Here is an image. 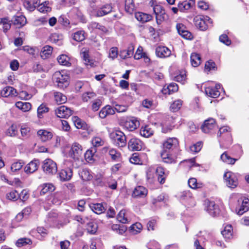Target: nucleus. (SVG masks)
Listing matches in <instances>:
<instances>
[{"instance_id":"23","label":"nucleus","mask_w":249,"mask_h":249,"mask_svg":"<svg viewBox=\"0 0 249 249\" xmlns=\"http://www.w3.org/2000/svg\"><path fill=\"white\" fill-rule=\"evenodd\" d=\"M195 4L194 0H190L189 1H184L180 2L178 4V9L181 12H184L189 10Z\"/></svg>"},{"instance_id":"52","label":"nucleus","mask_w":249,"mask_h":249,"mask_svg":"<svg viewBox=\"0 0 249 249\" xmlns=\"http://www.w3.org/2000/svg\"><path fill=\"white\" fill-rule=\"evenodd\" d=\"M72 120L75 126L78 129L83 128L85 125L84 122L82 121L77 116H73Z\"/></svg>"},{"instance_id":"19","label":"nucleus","mask_w":249,"mask_h":249,"mask_svg":"<svg viewBox=\"0 0 249 249\" xmlns=\"http://www.w3.org/2000/svg\"><path fill=\"white\" fill-rule=\"evenodd\" d=\"M38 165L39 162L37 160H32L25 167L24 171L27 174L33 173L37 170Z\"/></svg>"},{"instance_id":"41","label":"nucleus","mask_w":249,"mask_h":249,"mask_svg":"<svg viewBox=\"0 0 249 249\" xmlns=\"http://www.w3.org/2000/svg\"><path fill=\"white\" fill-rule=\"evenodd\" d=\"M89 28L92 30L97 29L103 33H106L107 31V29L104 26L99 24L96 22H92L89 25Z\"/></svg>"},{"instance_id":"63","label":"nucleus","mask_w":249,"mask_h":249,"mask_svg":"<svg viewBox=\"0 0 249 249\" xmlns=\"http://www.w3.org/2000/svg\"><path fill=\"white\" fill-rule=\"evenodd\" d=\"M109 154L113 160H117L120 156V154L114 149H110Z\"/></svg>"},{"instance_id":"42","label":"nucleus","mask_w":249,"mask_h":249,"mask_svg":"<svg viewBox=\"0 0 249 249\" xmlns=\"http://www.w3.org/2000/svg\"><path fill=\"white\" fill-rule=\"evenodd\" d=\"M37 8L41 13H47L51 11V7L49 6V2L48 1H45L39 4Z\"/></svg>"},{"instance_id":"53","label":"nucleus","mask_w":249,"mask_h":249,"mask_svg":"<svg viewBox=\"0 0 249 249\" xmlns=\"http://www.w3.org/2000/svg\"><path fill=\"white\" fill-rule=\"evenodd\" d=\"M125 215V211L124 210H121L117 215L118 220L122 223H128V220Z\"/></svg>"},{"instance_id":"47","label":"nucleus","mask_w":249,"mask_h":249,"mask_svg":"<svg viewBox=\"0 0 249 249\" xmlns=\"http://www.w3.org/2000/svg\"><path fill=\"white\" fill-rule=\"evenodd\" d=\"M55 101L59 104L65 103L67 101V97L62 93L55 92L54 93Z\"/></svg>"},{"instance_id":"4","label":"nucleus","mask_w":249,"mask_h":249,"mask_svg":"<svg viewBox=\"0 0 249 249\" xmlns=\"http://www.w3.org/2000/svg\"><path fill=\"white\" fill-rule=\"evenodd\" d=\"M110 137L113 144L118 147H124L126 145L127 141L125 134L120 130L111 132Z\"/></svg>"},{"instance_id":"58","label":"nucleus","mask_w":249,"mask_h":249,"mask_svg":"<svg viewBox=\"0 0 249 249\" xmlns=\"http://www.w3.org/2000/svg\"><path fill=\"white\" fill-rule=\"evenodd\" d=\"M20 132L23 137L27 138L30 135V128L25 125H23L21 126Z\"/></svg>"},{"instance_id":"43","label":"nucleus","mask_w":249,"mask_h":249,"mask_svg":"<svg viewBox=\"0 0 249 249\" xmlns=\"http://www.w3.org/2000/svg\"><path fill=\"white\" fill-rule=\"evenodd\" d=\"M90 207L91 210L97 214H101L105 211V207L101 203L93 204Z\"/></svg>"},{"instance_id":"59","label":"nucleus","mask_w":249,"mask_h":249,"mask_svg":"<svg viewBox=\"0 0 249 249\" xmlns=\"http://www.w3.org/2000/svg\"><path fill=\"white\" fill-rule=\"evenodd\" d=\"M202 146L201 142H197L196 144L190 146V150L194 153H197L199 151H200Z\"/></svg>"},{"instance_id":"3","label":"nucleus","mask_w":249,"mask_h":249,"mask_svg":"<svg viewBox=\"0 0 249 249\" xmlns=\"http://www.w3.org/2000/svg\"><path fill=\"white\" fill-rule=\"evenodd\" d=\"M195 26L201 31L207 30L213 23L212 19L207 16L197 15L194 18Z\"/></svg>"},{"instance_id":"40","label":"nucleus","mask_w":249,"mask_h":249,"mask_svg":"<svg viewBox=\"0 0 249 249\" xmlns=\"http://www.w3.org/2000/svg\"><path fill=\"white\" fill-rule=\"evenodd\" d=\"M135 10L133 0H125V10L128 14H131Z\"/></svg>"},{"instance_id":"48","label":"nucleus","mask_w":249,"mask_h":249,"mask_svg":"<svg viewBox=\"0 0 249 249\" xmlns=\"http://www.w3.org/2000/svg\"><path fill=\"white\" fill-rule=\"evenodd\" d=\"M98 229L97 225L94 222H89L87 224V230L88 233L91 234H95Z\"/></svg>"},{"instance_id":"57","label":"nucleus","mask_w":249,"mask_h":249,"mask_svg":"<svg viewBox=\"0 0 249 249\" xmlns=\"http://www.w3.org/2000/svg\"><path fill=\"white\" fill-rule=\"evenodd\" d=\"M182 106V101L180 100L175 101L170 106V109L173 112L178 111Z\"/></svg>"},{"instance_id":"15","label":"nucleus","mask_w":249,"mask_h":249,"mask_svg":"<svg viewBox=\"0 0 249 249\" xmlns=\"http://www.w3.org/2000/svg\"><path fill=\"white\" fill-rule=\"evenodd\" d=\"M206 210L212 216H215L219 213V209L214 202L208 201L206 202Z\"/></svg>"},{"instance_id":"18","label":"nucleus","mask_w":249,"mask_h":249,"mask_svg":"<svg viewBox=\"0 0 249 249\" xmlns=\"http://www.w3.org/2000/svg\"><path fill=\"white\" fill-rule=\"evenodd\" d=\"M156 53L158 57H166L170 55L171 51L165 46H158L156 49Z\"/></svg>"},{"instance_id":"55","label":"nucleus","mask_w":249,"mask_h":249,"mask_svg":"<svg viewBox=\"0 0 249 249\" xmlns=\"http://www.w3.org/2000/svg\"><path fill=\"white\" fill-rule=\"evenodd\" d=\"M22 50L33 56H34L36 53L38 52V49L36 48L30 47L29 46L22 47Z\"/></svg>"},{"instance_id":"21","label":"nucleus","mask_w":249,"mask_h":249,"mask_svg":"<svg viewBox=\"0 0 249 249\" xmlns=\"http://www.w3.org/2000/svg\"><path fill=\"white\" fill-rule=\"evenodd\" d=\"M37 135L42 142H46L52 138L53 134L51 132L44 129H40L37 131Z\"/></svg>"},{"instance_id":"6","label":"nucleus","mask_w":249,"mask_h":249,"mask_svg":"<svg viewBox=\"0 0 249 249\" xmlns=\"http://www.w3.org/2000/svg\"><path fill=\"white\" fill-rule=\"evenodd\" d=\"M112 10V6L110 4H106L97 7L93 10V14L96 17H101L110 13Z\"/></svg>"},{"instance_id":"1","label":"nucleus","mask_w":249,"mask_h":249,"mask_svg":"<svg viewBox=\"0 0 249 249\" xmlns=\"http://www.w3.org/2000/svg\"><path fill=\"white\" fill-rule=\"evenodd\" d=\"M150 4L153 8L154 13L156 16V23L158 25H161L168 19V16L162 6L157 4L153 0H151Z\"/></svg>"},{"instance_id":"37","label":"nucleus","mask_w":249,"mask_h":249,"mask_svg":"<svg viewBox=\"0 0 249 249\" xmlns=\"http://www.w3.org/2000/svg\"><path fill=\"white\" fill-rule=\"evenodd\" d=\"M53 47L51 46H45L41 52L40 56L43 59L49 57L52 53Z\"/></svg>"},{"instance_id":"27","label":"nucleus","mask_w":249,"mask_h":249,"mask_svg":"<svg viewBox=\"0 0 249 249\" xmlns=\"http://www.w3.org/2000/svg\"><path fill=\"white\" fill-rule=\"evenodd\" d=\"M190 61L191 65L193 67H197L201 64V57L200 55L197 53H192L190 56Z\"/></svg>"},{"instance_id":"38","label":"nucleus","mask_w":249,"mask_h":249,"mask_svg":"<svg viewBox=\"0 0 249 249\" xmlns=\"http://www.w3.org/2000/svg\"><path fill=\"white\" fill-rule=\"evenodd\" d=\"M19 193L15 190L7 192L6 194V198L11 201H16L19 198Z\"/></svg>"},{"instance_id":"61","label":"nucleus","mask_w":249,"mask_h":249,"mask_svg":"<svg viewBox=\"0 0 249 249\" xmlns=\"http://www.w3.org/2000/svg\"><path fill=\"white\" fill-rule=\"evenodd\" d=\"M215 68V64L214 62L212 60H209L206 62L205 66V69L207 71H210L211 70H214Z\"/></svg>"},{"instance_id":"54","label":"nucleus","mask_w":249,"mask_h":249,"mask_svg":"<svg viewBox=\"0 0 249 249\" xmlns=\"http://www.w3.org/2000/svg\"><path fill=\"white\" fill-rule=\"evenodd\" d=\"M91 143L94 146L93 148H96L97 147L103 145L104 144V141L100 137H95L92 138Z\"/></svg>"},{"instance_id":"31","label":"nucleus","mask_w":249,"mask_h":249,"mask_svg":"<svg viewBox=\"0 0 249 249\" xmlns=\"http://www.w3.org/2000/svg\"><path fill=\"white\" fill-rule=\"evenodd\" d=\"M96 152L95 148H91L88 149L85 153V158L88 162H92L94 161V156Z\"/></svg>"},{"instance_id":"60","label":"nucleus","mask_w":249,"mask_h":249,"mask_svg":"<svg viewBox=\"0 0 249 249\" xmlns=\"http://www.w3.org/2000/svg\"><path fill=\"white\" fill-rule=\"evenodd\" d=\"M180 198L182 200H186L193 197L192 194L189 191H184L181 193Z\"/></svg>"},{"instance_id":"46","label":"nucleus","mask_w":249,"mask_h":249,"mask_svg":"<svg viewBox=\"0 0 249 249\" xmlns=\"http://www.w3.org/2000/svg\"><path fill=\"white\" fill-rule=\"evenodd\" d=\"M26 23V18L23 16H17L15 17L14 24L19 27L24 26Z\"/></svg>"},{"instance_id":"22","label":"nucleus","mask_w":249,"mask_h":249,"mask_svg":"<svg viewBox=\"0 0 249 249\" xmlns=\"http://www.w3.org/2000/svg\"><path fill=\"white\" fill-rule=\"evenodd\" d=\"M160 156L162 158V161L167 163H172L175 162L174 158L170 155V151L162 149L161 153Z\"/></svg>"},{"instance_id":"7","label":"nucleus","mask_w":249,"mask_h":249,"mask_svg":"<svg viewBox=\"0 0 249 249\" xmlns=\"http://www.w3.org/2000/svg\"><path fill=\"white\" fill-rule=\"evenodd\" d=\"M82 146L77 142H74L69 152L70 156L75 160H78L82 154Z\"/></svg>"},{"instance_id":"12","label":"nucleus","mask_w":249,"mask_h":249,"mask_svg":"<svg viewBox=\"0 0 249 249\" xmlns=\"http://www.w3.org/2000/svg\"><path fill=\"white\" fill-rule=\"evenodd\" d=\"M128 147L131 151H140L142 148V143L139 139L133 138L128 142Z\"/></svg>"},{"instance_id":"36","label":"nucleus","mask_w":249,"mask_h":249,"mask_svg":"<svg viewBox=\"0 0 249 249\" xmlns=\"http://www.w3.org/2000/svg\"><path fill=\"white\" fill-rule=\"evenodd\" d=\"M221 160L224 162L228 164H233L237 160L236 159L231 158L226 152H224L220 157Z\"/></svg>"},{"instance_id":"28","label":"nucleus","mask_w":249,"mask_h":249,"mask_svg":"<svg viewBox=\"0 0 249 249\" xmlns=\"http://www.w3.org/2000/svg\"><path fill=\"white\" fill-rule=\"evenodd\" d=\"M49 39L52 43L57 44L59 46L63 44V36L62 35L56 33L52 34L50 36Z\"/></svg>"},{"instance_id":"30","label":"nucleus","mask_w":249,"mask_h":249,"mask_svg":"<svg viewBox=\"0 0 249 249\" xmlns=\"http://www.w3.org/2000/svg\"><path fill=\"white\" fill-rule=\"evenodd\" d=\"M189 186L193 189H197L201 188L203 187L204 184L201 182H198L196 178H190L188 181Z\"/></svg>"},{"instance_id":"33","label":"nucleus","mask_w":249,"mask_h":249,"mask_svg":"<svg viewBox=\"0 0 249 249\" xmlns=\"http://www.w3.org/2000/svg\"><path fill=\"white\" fill-rule=\"evenodd\" d=\"M40 191L41 195H44L47 193H52L55 190V187L52 183H44L42 186Z\"/></svg>"},{"instance_id":"13","label":"nucleus","mask_w":249,"mask_h":249,"mask_svg":"<svg viewBox=\"0 0 249 249\" xmlns=\"http://www.w3.org/2000/svg\"><path fill=\"white\" fill-rule=\"evenodd\" d=\"M176 29L179 35L186 39H191L193 38L192 34L186 30V27L182 23H177Z\"/></svg>"},{"instance_id":"51","label":"nucleus","mask_w":249,"mask_h":249,"mask_svg":"<svg viewBox=\"0 0 249 249\" xmlns=\"http://www.w3.org/2000/svg\"><path fill=\"white\" fill-rule=\"evenodd\" d=\"M49 108L44 104L40 105L37 108V116L39 118H42V115L44 113L49 111Z\"/></svg>"},{"instance_id":"45","label":"nucleus","mask_w":249,"mask_h":249,"mask_svg":"<svg viewBox=\"0 0 249 249\" xmlns=\"http://www.w3.org/2000/svg\"><path fill=\"white\" fill-rule=\"evenodd\" d=\"M24 164V162L22 160L15 161L11 164V170L12 172H16L20 170Z\"/></svg>"},{"instance_id":"16","label":"nucleus","mask_w":249,"mask_h":249,"mask_svg":"<svg viewBox=\"0 0 249 249\" xmlns=\"http://www.w3.org/2000/svg\"><path fill=\"white\" fill-rule=\"evenodd\" d=\"M147 194V189L142 186H137L133 190L132 196L134 198H143Z\"/></svg>"},{"instance_id":"8","label":"nucleus","mask_w":249,"mask_h":249,"mask_svg":"<svg viewBox=\"0 0 249 249\" xmlns=\"http://www.w3.org/2000/svg\"><path fill=\"white\" fill-rule=\"evenodd\" d=\"M224 178L227 185L231 188H234L238 184L237 179L235 175L231 172H227L224 175Z\"/></svg>"},{"instance_id":"34","label":"nucleus","mask_w":249,"mask_h":249,"mask_svg":"<svg viewBox=\"0 0 249 249\" xmlns=\"http://www.w3.org/2000/svg\"><path fill=\"white\" fill-rule=\"evenodd\" d=\"M134 47L131 46L128 47L127 50H124L120 51V56L122 59H125L131 57L133 54Z\"/></svg>"},{"instance_id":"20","label":"nucleus","mask_w":249,"mask_h":249,"mask_svg":"<svg viewBox=\"0 0 249 249\" xmlns=\"http://www.w3.org/2000/svg\"><path fill=\"white\" fill-rule=\"evenodd\" d=\"M115 114V110L110 106L107 105L102 108L99 113V117L102 119L105 118L107 115Z\"/></svg>"},{"instance_id":"11","label":"nucleus","mask_w":249,"mask_h":249,"mask_svg":"<svg viewBox=\"0 0 249 249\" xmlns=\"http://www.w3.org/2000/svg\"><path fill=\"white\" fill-rule=\"evenodd\" d=\"M220 88V85L217 84L214 87H208L205 88V92L206 95L212 98H217L220 94L219 89Z\"/></svg>"},{"instance_id":"25","label":"nucleus","mask_w":249,"mask_h":249,"mask_svg":"<svg viewBox=\"0 0 249 249\" xmlns=\"http://www.w3.org/2000/svg\"><path fill=\"white\" fill-rule=\"evenodd\" d=\"M249 210V199L247 198L244 197L242 201L241 205L238 210L237 213L238 215H241L245 212L248 211Z\"/></svg>"},{"instance_id":"5","label":"nucleus","mask_w":249,"mask_h":249,"mask_svg":"<svg viewBox=\"0 0 249 249\" xmlns=\"http://www.w3.org/2000/svg\"><path fill=\"white\" fill-rule=\"evenodd\" d=\"M42 168L43 172L48 175H54L57 171L56 162L50 159H47L44 160Z\"/></svg>"},{"instance_id":"62","label":"nucleus","mask_w":249,"mask_h":249,"mask_svg":"<svg viewBox=\"0 0 249 249\" xmlns=\"http://www.w3.org/2000/svg\"><path fill=\"white\" fill-rule=\"evenodd\" d=\"M101 105L102 101L100 99H98L95 100L94 101H93L91 107L92 110L94 111H97L99 109Z\"/></svg>"},{"instance_id":"14","label":"nucleus","mask_w":249,"mask_h":249,"mask_svg":"<svg viewBox=\"0 0 249 249\" xmlns=\"http://www.w3.org/2000/svg\"><path fill=\"white\" fill-rule=\"evenodd\" d=\"M178 140L176 138H169L164 141L162 144V149L170 151L178 145Z\"/></svg>"},{"instance_id":"29","label":"nucleus","mask_w":249,"mask_h":249,"mask_svg":"<svg viewBox=\"0 0 249 249\" xmlns=\"http://www.w3.org/2000/svg\"><path fill=\"white\" fill-rule=\"evenodd\" d=\"M16 106L23 112H26L30 110L32 107V105L30 103L22 102L21 101L17 102L16 103Z\"/></svg>"},{"instance_id":"17","label":"nucleus","mask_w":249,"mask_h":249,"mask_svg":"<svg viewBox=\"0 0 249 249\" xmlns=\"http://www.w3.org/2000/svg\"><path fill=\"white\" fill-rule=\"evenodd\" d=\"M1 96L7 97L9 96H17L18 94L17 90L13 87L7 86L3 88L0 92Z\"/></svg>"},{"instance_id":"10","label":"nucleus","mask_w":249,"mask_h":249,"mask_svg":"<svg viewBox=\"0 0 249 249\" xmlns=\"http://www.w3.org/2000/svg\"><path fill=\"white\" fill-rule=\"evenodd\" d=\"M216 127L215 120L212 118L205 120L201 126V129L205 133H210Z\"/></svg>"},{"instance_id":"44","label":"nucleus","mask_w":249,"mask_h":249,"mask_svg":"<svg viewBox=\"0 0 249 249\" xmlns=\"http://www.w3.org/2000/svg\"><path fill=\"white\" fill-rule=\"evenodd\" d=\"M58 62L62 65L66 66H70L71 63L70 62V58L66 55L62 54L57 57Z\"/></svg>"},{"instance_id":"56","label":"nucleus","mask_w":249,"mask_h":249,"mask_svg":"<svg viewBox=\"0 0 249 249\" xmlns=\"http://www.w3.org/2000/svg\"><path fill=\"white\" fill-rule=\"evenodd\" d=\"M32 241L29 238H23L19 239L16 242V245L18 247H21L27 244H31Z\"/></svg>"},{"instance_id":"32","label":"nucleus","mask_w":249,"mask_h":249,"mask_svg":"<svg viewBox=\"0 0 249 249\" xmlns=\"http://www.w3.org/2000/svg\"><path fill=\"white\" fill-rule=\"evenodd\" d=\"M139 125V122L136 120H130L125 122V127L129 131L136 129Z\"/></svg>"},{"instance_id":"9","label":"nucleus","mask_w":249,"mask_h":249,"mask_svg":"<svg viewBox=\"0 0 249 249\" xmlns=\"http://www.w3.org/2000/svg\"><path fill=\"white\" fill-rule=\"evenodd\" d=\"M73 110L70 108L62 106L57 108L55 110V113L59 118H67L72 114Z\"/></svg>"},{"instance_id":"49","label":"nucleus","mask_w":249,"mask_h":249,"mask_svg":"<svg viewBox=\"0 0 249 249\" xmlns=\"http://www.w3.org/2000/svg\"><path fill=\"white\" fill-rule=\"evenodd\" d=\"M72 38L77 41L81 42L85 38V33L83 31H78L72 35Z\"/></svg>"},{"instance_id":"39","label":"nucleus","mask_w":249,"mask_h":249,"mask_svg":"<svg viewBox=\"0 0 249 249\" xmlns=\"http://www.w3.org/2000/svg\"><path fill=\"white\" fill-rule=\"evenodd\" d=\"M223 236L226 239H230L232 236V228L231 225L225 227L224 230L221 231Z\"/></svg>"},{"instance_id":"26","label":"nucleus","mask_w":249,"mask_h":249,"mask_svg":"<svg viewBox=\"0 0 249 249\" xmlns=\"http://www.w3.org/2000/svg\"><path fill=\"white\" fill-rule=\"evenodd\" d=\"M140 133L141 136L145 138H148L153 135L154 130L149 125H145L142 127Z\"/></svg>"},{"instance_id":"2","label":"nucleus","mask_w":249,"mask_h":249,"mask_svg":"<svg viewBox=\"0 0 249 249\" xmlns=\"http://www.w3.org/2000/svg\"><path fill=\"white\" fill-rule=\"evenodd\" d=\"M53 82L60 89H64L69 85V76L64 71H56L53 74Z\"/></svg>"},{"instance_id":"50","label":"nucleus","mask_w":249,"mask_h":249,"mask_svg":"<svg viewBox=\"0 0 249 249\" xmlns=\"http://www.w3.org/2000/svg\"><path fill=\"white\" fill-rule=\"evenodd\" d=\"M17 133V127L14 124H12L6 131V135L10 137H15Z\"/></svg>"},{"instance_id":"35","label":"nucleus","mask_w":249,"mask_h":249,"mask_svg":"<svg viewBox=\"0 0 249 249\" xmlns=\"http://www.w3.org/2000/svg\"><path fill=\"white\" fill-rule=\"evenodd\" d=\"M79 175L81 179L85 181L90 180L92 179V176L87 169H82L79 171Z\"/></svg>"},{"instance_id":"64","label":"nucleus","mask_w":249,"mask_h":249,"mask_svg":"<svg viewBox=\"0 0 249 249\" xmlns=\"http://www.w3.org/2000/svg\"><path fill=\"white\" fill-rule=\"evenodd\" d=\"M186 74L185 72H182L180 73L178 75H177L175 77V80L180 82L182 84L184 83V82L186 80Z\"/></svg>"},{"instance_id":"24","label":"nucleus","mask_w":249,"mask_h":249,"mask_svg":"<svg viewBox=\"0 0 249 249\" xmlns=\"http://www.w3.org/2000/svg\"><path fill=\"white\" fill-rule=\"evenodd\" d=\"M59 176L61 180H69L71 178L72 176V170L69 168L63 169L59 172Z\"/></svg>"}]
</instances>
